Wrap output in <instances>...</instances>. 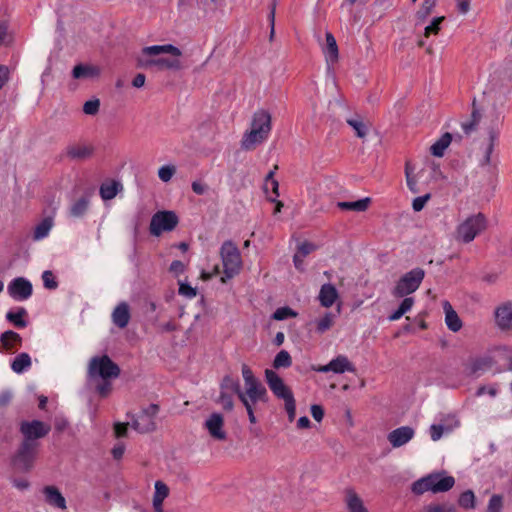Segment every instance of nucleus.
Returning a JSON list of instances; mask_svg holds the SVG:
<instances>
[{"label": "nucleus", "mask_w": 512, "mask_h": 512, "mask_svg": "<svg viewBox=\"0 0 512 512\" xmlns=\"http://www.w3.org/2000/svg\"><path fill=\"white\" fill-rule=\"evenodd\" d=\"M181 56V50L172 44L152 45L141 49L136 62L143 69L177 71L182 68Z\"/></svg>", "instance_id": "nucleus-1"}, {"label": "nucleus", "mask_w": 512, "mask_h": 512, "mask_svg": "<svg viewBox=\"0 0 512 512\" xmlns=\"http://www.w3.org/2000/svg\"><path fill=\"white\" fill-rule=\"evenodd\" d=\"M119 367L106 355L93 357L89 362L88 376L93 382L102 380L96 385L97 392L105 397L111 390L109 380L118 377Z\"/></svg>", "instance_id": "nucleus-2"}, {"label": "nucleus", "mask_w": 512, "mask_h": 512, "mask_svg": "<svg viewBox=\"0 0 512 512\" xmlns=\"http://www.w3.org/2000/svg\"><path fill=\"white\" fill-rule=\"evenodd\" d=\"M455 485V478L449 475L446 471L431 472L411 485L413 494L420 496L424 493L431 492L433 494L445 493L451 490Z\"/></svg>", "instance_id": "nucleus-3"}, {"label": "nucleus", "mask_w": 512, "mask_h": 512, "mask_svg": "<svg viewBox=\"0 0 512 512\" xmlns=\"http://www.w3.org/2000/svg\"><path fill=\"white\" fill-rule=\"evenodd\" d=\"M487 227V217L481 212L473 213L458 222L452 237L459 244H469L481 235Z\"/></svg>", "instance_id": "nucleus-4"}, {"label": "nucleus", "mask_w": 512, "mask_h": 512, "mask_svg": "<svg viewBox=\"0 0 512 512\" xmlns=\"http://www.w3.org/2000/svg\"><path fill=\"white\" fill-rule=\"evenodd\" d=\"M271 131V115L265 110L254 113L251 129L246 132L242 139V147L251 149L267 139Z\"/></svg>", "instance_id": "nucleus-5"}, {"label": "nucleus", "mask_w": 512, "mask_h": 512, "mask_svg": "<svg viewBox=\"0 0 512 512\" xmlns=\"http://www.w3.org/2000/svg\"><path fill=\"white\" fill-rule=\"evenodd\" d=\"M158 406L150 404L143 408L131 422L127 424L117 423L114 426L115 434L117 437H122L126 434L127 426L130 425L134 430L140 433L151 432L156 428V416L158 413Z\"/></svg>", "instance_id": "nucleus-6"}, {"label": "nucleus", "mask_w": 512, "mask_h": 512, "mask_svg": "<svg viewBox=\"0 0 512 512\" xmlns=\"http://www.w3.org/2000/svg\"><path fill=\"white\" fill-rule=\"evenodd\" d=\"M220 255L224 272V275L221 277V282L225 283L227 280L239 274L242 267V260L239 249L231 241H226L222 244Z\"/></svg>", "instance_id": "nucleus-7"}, {"label": "nucleus", "mask_w": 512, "mask_h": 512, "mask_svg": "<svg viewBox=\"0 0 512 512\" xmlns=\"http://www.w3.org/2000/svg\"><path fill=\"white\" fill-rule=\"evenodd\" d=\"M424 276L425 272L421 268H415L405 273L396 282L392 295L401 298L412 294L419 288Z\"/></svg>", "instance_id": "nucleus-8"}, {"label": "nucleus", "mask_w": 512, "mask_h": 512, "mask_svg": "<svg viewBox=\"0 0 512 512\" xmlns=\"http://www.w3.org/2000/svg\"><path fill=\"white\" fill-rule=\"evenodd\" d=\"M37 443L23 441L18 452L14 456L13 464L20 471H28L33 467L37 455Z\"/></svg>", "instance_id": "nucleus-9"}, {"label": "nucleus", "mask_w": 512, "mask_h": 512, "mask_svg": "<svg viewBox=\"0 0 512 512\" xmlns=\"http://www.w3.org/2000/svg\"><path fill=\"white\" fill-rule=\"evenodd\" d=\"M178 224V217L172 211H160L152 216L150 233L160 236L163 232L172 231Z\"/></svg>", "instance_id": "nucleus-10"}, {"label": "nucleus", "mask_w": 512, "mask_h": 512, "mask_svg": "<svg viewBox=\"0 0 512 512\" xmlns=\"http://www.w3.org/2000/svg\"><path fill=\"white\" fill-rule=\"evenodd\" d=\"M265 380L276 398L283 400L284 403L294 399L292 390L273 369L265 370Z\"/></svg>", "instance_id": "nucleus-11"}, {"label": "nucleus", "mask_w": 512, "mask_h": 512, "mask_svg": "<svg viewBox=\"0 0 512 512\" xmlns=\"http://www.w3.org/2000/svg\"><path fill=\"white\" fill-rule=\"evenodd\" d=\"M501 129L498 124L492 125L487 130V135L483 140L480 149L482 152L481 166H486L491 163L493 151L498 144Z\"/></svg>", "instance_id": "nucleus-12"}, {"label": "nucleus", "mask_w": 512, "mask_h": 512, "mask_svg": "<svg viewBox=\"0 0 512 512\" xmlns=\"http://www.w3.org/2000/svg\"><path fill=\"white\" fill-rule=\"evenodd\" d=\"M238 397L243 405L245 401L250 405L258 402L267 401V390L260 381L244 385V390H240Z\"/></svg>", "instance_id": "nucleus-13"}, {"label": "nucleus", "mask_w": 512, "mask_h": 512, "mask_svg": "<svg viewBox=\"0 0 512 512\" xmlns=\"http://www.w3.org/2000/svg\"><path fill=\"white\" fill-rule=\"evenodd\" d=\"M312 369L316 372L327 373L333 372L336 374H342L345 372H355V366L345 355H338L333 358L328 364L313 366Z\"/></svg>", "instance_id": "nucleus-14"}, {"label": "nucleus", "mask_w": 512, "mask_h": 512, "mask_svg": "<svg viewBox=\"0 0 512 512\" xmlns=\"http://www.w3.org/2000/svg\"><path fill=\"white\" fill-rule=\"evenodd\" d=\"M204 428L214 440L224 441L227 438V433L224 429V417L220 413L210 414L205 419Z\"/></svg>", "instance_id": "nucleus-15"}, {"label": "nucleus", "mask_w": 512, "mask_h": 512, "mask_svg": "<svg viewBox=\"0 0 512 512\" xmlns=\"http://www.w3.org/2000/svg\"><path fill=\"white\" fill-rule=\"evenodd\" d=\"M496 327L501 331H512V302L505 301L494 310Z\"/></svg>", "instance_id": "nucleus-16"}, {"label": "nucleus", "mask_w": 512, "mask_h": 512, "mask_svg": "<svg viewBox=\"0 0 512 512\" xmlns=\"http://www.w3.org/2000/svg\"><path fill=\"white\" fill-rule=\"evenodd\" d=\"M8 294L16 301L27 300L32 295V284L23 277L13 279L7 287Z\"/></svg>", "instance_id": "nucleus-17"}, {"label": "nucleus", "mask_w": 512, "mask_h": 512, "mask_svg": "<svg viewBox=\"0 0 512 512\" xmlns=\"http://www.w3.org/2000/svg\"><path fill=\"white\" fill-rule=\"evenodd\" d=\"M20 430L24 441H33L48 434L50 426L38 420L25 421L22 422Z\"/></svg>", "instance_id": "nucleus-18"}, {"label": "nucleus", "mask_w": 512, "mask_h": 512, "mask_svg": "<svg viewBox=\"0 0 512 512\" xmlns=\"http://www.w3.org/2000/svg\"><path fill=\"white\" fill-rule=\"evenodd\" d=\"M344 503L347 512H370L363 498L354 489L345 491Z\"/></svg>", "instance_id": "nucleus-19"}, {"label": "nucleus", "mask_w": 512, "mask_h": 512, "mask_svg": "<svg viewBox=\"0 0 512 512\" xmlns=\"http://www.w3.org/2000/svg\"><path fill=\"white\" fill-rule=\"evenodd\" d=\"M460 423L454 416H449L443 423L430 426V437L433 441H438L443 435L452 432L459 427Z\"/></svg>", "instance_id": "nucleus-20"}, {"label": "nucleus", "mask_w": 512, "mask_h": 512, "mask_svg": "<svg viewBox=\"0 0 512 512\" xmlns=\"http://www.w3.org/2000/svg\"><path fill=\"white\" fill-rule=\"evenodd\" d=\"M414 430L409 426H402L388 434V440L394 448L407 444L414 437Z\"/></svg>", "instance_id": "nucleus-21"}, {"label": "nucleus", "mask_w": 512, "mask_h": 512, "mask_svg": "<svg viewBox=\"0 0 512 512\" xmlns=\"http://www.w3.org/2000/svg\"><path fill=\"white\" fill-rule=\"evenodd\" d=\"M101 68L94 64H78L72 70V76L74 79L79 80H93L97 79L101 75Z\"/></svg>", "instance_id": "nucleus-22"}, {"label": "nucleus", "mask_w": 512, "mask_h": 512, "mask_svg": "<svg viewBox=\"0 0 512 512\" xmlns=\"http://www.w3.org/2000/svg\"><path fill=\"white\" fill-rule=\"evenodd\" d=\"M130 307L126 302H120L112 311L111 319L118 328H125L130 321Z\"/></svg>", "instance_id": "nucleus-23"}, {"label": "nucleus", "mask_w": 512, "mask_h": 512, "mask_svg": "<svg viewBox=\"0 0 512 512\" xmlns=\"http://www.w3.org/2000/svg\"><path fill=\"white\" fill-rule=\"evenodd\" d=\"M442 307L445 314V324L447 328L452 332H458L462 328L463 323L457 312L448 301H443Z\"/></svg>", "instance_id": "nucleus-24"}, {"label": "nucleus", "mask_w": 512, "mask_h": 512, "mask_svg": "<svg viewBox=\"0 0 512 512\" xmlns=\"http://www.w3.org/2000/svg\"><path fill=\"white\" fill-rule=\"evenodd\" d=\"M21 336L14 331H6L0 337V352L11 353L17 346L21 345Z\"/></svg>", "instance_id": "nucleus-25"}, {"label": "nucleus", "mask_w": 512, "mask_h": 512, "mask_svg": "<svg viewBox=\"0 0 512 512\" xmlns=\"http://www.w3.org/2000/svg\"><path fill=\"white\" fill-rule=\"evenodd\" d=\"M43 494H44V497H45V501L55 507V508H58V509H66V500L65 498L63 497V495L61 494V492L59 491V489H57L56 487L54 486H47L44 488L43 490Z\"/></svg>", "instance_id": "nucleus-26"}, {"label": "nucleus", "mask_w": 512, "mask_h": 512, "mask_svg": "<svg viewBox=\"0 0 512 512\" xmlns=\"http://www.w3.org/2000/svg\"><path fill=\"white\" fill-rule=\"evenodd\" d=\"M328 68L335 64L338 60L339 52L335 37L327 32L326 33V46L323 49Z\"/></svg>", "instance_id": "nucleus-27"}, {"label": "nucleus", "mask_w": 512, "mask_h": 512, "mask_svg": "<svg viewBox=\"0 0 512 512\" xmlns=\"http://www.w3.org/2000/svg\"><path fill=\"white\" fill-rule=\"evenodd\" d=\"M318 299L323 307H331L338 299L337 289L329 283L322 285L319 291Z\"/></svg>", "instance_id": "nucleus-28"}, {"label": "nucleus", "mask_w": 512, "mask_h": 512, "mask_svg": "<svg viewBox=\"0 0 512 512\" xmlns=\"http://www.w3.org/2000/svg\"><path fill=\"white\" fill-rule=\"evenodd\" d=\"M169 495L168 486L162 481L155 482V492L153 495V508L155 512H163V501Z\"/></svg>", "instance_id": "nucleus-29"}, {"label": "nucleus", "mask_w": 512, "mask_h": 512, "mask_svg": "<svg viewBox=\"0 0 512 512\" xmlns=\"http://www.w3.org/2000/svg\"><path fill=\"white\" fill-rule=\"evenodd\" d=\"M452 142V135L449 132L444 133L430 147V152L435 157H443L446 149Z\"/></svg>", "instance_id": "nucleus-30"}, {"label": "nucleus", "mask_w": 512, "mask_h": 512, "mask_svg": "<svg viewBox=\"0 0 512 512\" xmlns=\"http://www.w3.org/2000/svg\"><path fill=\"white\" fill-rule=\"evenodd\" d=\"M264 191L270 201H275V198L279 196V184L278 181L274 179V171H270L265 177Z\"/></svg>", "instance_id": "nucleus-31"}, {"label": "nucleus", "mask_w": 512, "mask_h": 512, "mask_svg": "<svg viewBox=\"0 0 512 512\" xmlns=\"http://www.w3.org/2000/svg\"><path fill=\"white\" fill-rule=\"evenodd\" d=\"M53 227L52 218H45L39 224H37L33 231V239L40 241L46 238Z\"/></svg>", "instance_id": "nucleus-32"}, {"label": "nucleus", "mask_w": 512, "mask_h": 512, "mask_svg": "<svg viewBox=\"0 0 512 512\" xmlns=\"http://www.w3.org/2000/svg\"><path fill=\"white\" fill-rule=\"evenodd\" d=\"M370 202H371V199L369 197H366V198H363V199H360L357 201H352V202H346V201L338 202L337 207L340 208L341 210H351V211L362 212V211L367 210Z\"/></svg>", "instance_id": "nucleus-33"}, {"label": "nucleus", "mask_w": 512, "mask_h": 512, "mask_svg": "<svg viewBox=\"0 0 512 512\" xmlns=\"http://www.w3.org/2000/svg\"><path fill=\"white\" fill-rule=\"evenodd\" d=\"M31 366V357L27 353H20L17 355L11 363V369L17 373L21 374L24 371L28 370Z\"/></svg>", "instance_id": "nucleus-34"}, {"label": "nucleus", "mask_w": 512, "mask_h": 512, "mask_svg": "<svg viewBox=\"0 0 512 512\" xmlns=\"http://www.w3.org/2000/svg\"><path fill=\"white\" fill-rule=\"evenodd\" d=\"M120 189L121 184L119 182H106L103 183L100 187V195L104 200H110L117 195Z\"/></svg>", "instance_id": "nucleus-35"}, {"label": "nucleus", "mask_w": 512, "mask_h": 512, "mask_svg": "<svg viewBox=\"0 0 512 512\" xmlns=\"http://www.w3.org/2000/svg\"><path fill=\"white\" fill-rule=\"evenodd\" d=\"M335 319V314L326 312L322 317L315 321L317 332L322 334L328 331L334 325Z\"/></svg>", "instance_id": "nucleus-36"}, {"label": "nucleus", "mask_w": 512, "mask_h": 512, "mask_svg": "<svg viewBox=\"0 0 512 512\" xmlns=\"http://www.w3.org/2000/svg\"><path fill=\"white\" fill-rule=\"evenodd\" d=\"M67 154L74 159H85L92 154V148L87 145H73L68 148Z\"/></svg>", "instance_id": "nucleus-37"}, {"label": "nucleus", "mask_w": 512, "mask_h": 512, "mask_svg": "<svg viewBox=\"0 0 512 512\" xmlns=\"http://www.w3.org/2000/svg\"><path fill=\"white\" fill-rule=\"evenodd\" d=\"M89 207V200L85 197H82L76 200L70 207V215L74 218L82 217Z\"/></svg>", "instance_id": "nucleus-38"}, {"label": "nucleus", "mask_w": 512, "mask_h": 512, "mask_svg": "<svg viewBox=\"0 0 512 512\" xmlns=\"http://www.w3.org/2000/svg\"><path fill=\"white\" fill-rule=\"evenodd\" d=\"M292 365V358L288 351L281 350L273 360L274 369L289 368Z\"/></svg>", "instance_id": "nucleus-39"}, {"label": "nucleus", "mask_w": 512, "mask_h": 512, "mask_svg": "<svg viewBox=\"0 0 512 512\" xmlns=\"http://www.w3.org/2000/svg\"><path fill=\"white\" fill-rule=\"evenodd\" d=\"M437 0H424L420 9L416 13L417 24L423 22L433 11Z\"/></svg>", "instance_id": "nucleus-40"}, {"label": "nucleus", "mask_w": 512, "mask_h": 512, "mask_svg": "<svg viewBox=\"0 0 512 512\" xmlns=\"http://www.w3.org/2000/svg\"><path fill=\"white\" fill-rule=\"evenodd\" d=\"M25 315L26 310L24 308H19L17 311H9L6 314V318L16 327L24 328L27 325L26 321L23 319Z\"/></svg>", "instance_id": "nucleus-41"}, {"label": "nucleus", "mask_w": 512, "mask_h": 512, "mask_svg": "<svg viewBox=\"0 0 512 512\" xmlns=\"http://www.w3.org/2000/svg\"><path fill=\"white\" fill-rule=\"evenodd\" d=\"M475 494L472 490H466L459 496L458 504L464 509H474L476 506Z\"/></svg>", "instance_id": "nucleus-42"}, {"label": "nucleus", "mask_w": 512, "mask_h": 512, "mask_svg": "<svg viewBox=\"0 0 512 512\" xmlns=\"http://www.w3.org/2000/svg\"><path fill=\"white\" fill-rule=\"evenodd\" d=\"M347 123L354 129L359 138H364L368 133V126L360 118H351Z\"/></svg>", "instance_id": "nucleus-43"}, {"label": "nucleus", "mask_w": 512, "mask_h": 512, "mask_svg": "<svg viewBox=\"0 0 512 512\" xmlns=\"http://www.w3.org/2000/svg\"><path fill=\"white\" fill-rule=\"evenodd\" d=\"M422 512H456V509L448 503H430L423 508Z\"/></svg>", "instance_id": "nucleus-44"}, {"label": "nucleus", "mask_w": 512, "mask_h": 512, "mask_svg": "<svg viewBox=\"0 0 512 512\" xmlns=\"http://www.w3.org/2000/svg\"><path fill=\"white\" fill-rule=\"evenodd\" d=\"M443 20L444 17L442 16L433 18L432 21L424 28V37L429 38L431 35H437Z\"/></svg>", "instance_id": "nucleus-45"}, {"label": "nucleus", "mask_w": 512, "mask_h": 512, "mask_svg": "<svg viewBox=\"0 0 512 512\" xmlns=\"http://www.w3.org/2000/svg\"><path fill=\"white\" fill-rule=\"evenodd\" d=\"M297 315H298L297 312L289 307H280V308L276 309V311L273 313L272 317H273V319H275L277 321H282V320H285L288 318H294Z\"/></svg>", "instance_id": "nucleus-46"}, {"label": "nucleus", "mask_w": 512, "mask_h": 512, "mask_svg": "<svg viewBox=\"0 0 512 512\" xmlns=\"http://www.w3.org/2000/svg\"><path fill=\"white\" fill-rule=\"evenodd\" d=\"M502 509L503 497L498 494L492 495L487 505V512H502Z\"/></svg>", "instance_id": "nucleus-47"}, {"label": "nucleus", "mask_w": 512, "mask_h": 512, "mask_svg": "<svg viewBox=\"0 0 512 512\" xmlns=\"http://www.w3.org/2000/svg\"><path fill=\"white\" fill-rule=\"evenodd\" d=\"M221 390L228 393H236L238 395L240 392L239 383L231 377H225L221 384Z\"/></svg>", "instance_id": "nucleus-48"}, {"label": "nucleus", "mask_w": 512, "mask_h": 512, "mask_svg": "<svg viewBox=\"0 0 512 512\" xmlns=\"http://www.w3.org/2000/svg\"><path fill=\"white\" fill-rule=\"evenodd\" d=\"M176 172V168L173 165L161 166L158 170V177L163 182H169Z\"/></svg>", "instance_id": "nucleus-49"}, {"label": "nucleus", "mask_w": 512, "mask_h": 512, "mask_svg": "<svg viewBox=\"0 0 512 512\" xmlns=\"http://www.w3.org/2000/svg\"><path fill=\"white\" fill-rule=\"evenodd\" d=\"M414 168L407 163L405 166V175L408 188L413 192H417V180L413 176Z\"/></svg>", "instance_id": "nucleus-50"}, {"label": "nucleus", "mask_w": 512, "mask_h": 512, "mask_svg": "<svg viewBox=\"0 0 512 512\" xmlns=\"http://www.w3.org/2000/svg\"><path fill=\"white\" fill-rule=\"evenodd\" d=\"M491 366L490 358H479L476 359L470 366L471 373H478L479 371H483Z\"/></svg>", "instance_id": "nucleus-51"}, {"label": "nucleus", "mask_w": 512, "mask_h": 512, "mask_svg": "<svg viewBox=\"0 0 512 512\" xmlns=\"http://www.w3.org/2000/svg\"><path fill=\"white\" fill-rule=\"evenodd\" d=\"M100 108V101L97 98L88 100L83 105V112L87 115H96Z\"/></svg>", "instance_id": "nucleus-52"}, {"label": "nucleus", "mask_w": 512, "mask_h": 512, "mask_svg": "<svg viewBox=\"0 0 512 512\" xmlns=\"http://www.w3.org/2000/svg\"><path fill=\"white\" fill-rule=\"evenodd\" d=\"M315 249H316V246L314 244L305 241L298 245L296 254H298L302 257H306L311 252H313Z\"/></svg>", "instance_id": "nucleus-53"}, {"label": "nucleus", "mask_w": 512, "mask_h": 512, "mask_svg": "<svg viewBox=\"0 0 512 512\" xmlns=\"http://www.w3.org/2000/svg\"><path fill=\"white\" fill-rule=\"evenodd\" d=\"M241 372H242V377H243V380H244V385H247V384L259 381L254 376L251 368L249 366H247L246 364L242 365Z\"/></svg>", "instance_id": "nucleus-54"}, {"label": "nucleus", "mask_w": 512, "mask_h": 512, "mask_svg": "<svg viewBox=\"0 0 512 512\" xmlns=\"http://www.w3.org/2000/svg\"><path fill=\"white\" fill-rule=\"evenodd\" d=\"M42 280L45 288L55 289L57 287V281L51 271H44L42 274Z\"/></svg>", "instance_id": "nucleus-55"}, {"label": "nucleus", "mask_w": 512, "mask_h": 512, "mask_svg": "<svg viewBox=\"0 0 512 512\" xmlns=\"http://www.w3.org/2000/svg\"><path fill=\"white\" fill-rule=\"evenodd\" d=\"M429 199H430V194H425V195H423V196L416 197V198L413 200V202H412V208H413V210H414L415 212H419V211H421V210L425 207V205H426V203H427V201H428Z\"/></svg>", "instance_id": "nucleus-56"}, {"label": "nucleus", "mask_w": 512, "mask_h": 512, "mask_svg": "<svg viewBox=\"0 0 512 512\" xmlns=\"http://www.w3.org/2000/svg\"><path fill=\"white\" fill-rule=\"evenodd\" d=\"M219 403L223 406L226 410H232L233 408V399L231 394H229L226 391H221V394L219 396Z\"/></svg>", "instance_id": "nucleus-57"}, {"label": "nucleus", "mask_w": 512, "mask_h": 512, "mask_svg": "<svg viewBox=\"0 0 512 512\" xmlns=\"http://www.w3.org/2000/svg\"><path fill=\"white\" fill-rule=\"evenodd\" d=\"M179 294L187 298H193L196 296V289L187 283L181 282L179 284Z\"/></svg>", "instance_id": "nucleus-58"}, {"label": "nucleus", "mask_w": 512, "mask_h": 512, "mask_svg": "<svg viewBox=\"0 0 512 512\" xmlns=\"http://www.w3.org/2000/svg\"><path fill=\"white\" fill-rule=\"evenodd\" d=\"M498 393V388L495 385L481 386L476 391V396L480 397L484 394H488L491 397H495Z\"/></svg>", "instance_id": "nucleus-59"}, {"label": "nucleus", "mask_w": 512, "mask_h": 512, "mask_svg": "<svg viewBox=\"0 0 512 512\" xmlns=\"http://www.w3.org/2000/svg\"><path fill=\"white\" fill-rule=\"evenodd\" d=\"M284 406H285V410L287 412L289 421L290 422L294 421L295 416H296V402H295V398L290 400V401L285 402Z\"/></svg>", "instance_id": "nucleus-60"}, {"label": "nucleus", "mask_w": 512, "mask_h": 512, "mask_svg": "<svg viewBox=\"0 0 512 512\" xmlns=\"http://www.w3.org/2000/svg\"><path fill=\"white\" fill-rule=\"evenodd\" d=\"M472 120L469 121V122H463L462 123V129L463 131L466 133V134H470L471 132H473L475 130V127L477 125V122H478V119H477V115L475 112H473L472 114Z\"/></svg>", "instance_id": "nucleus-61"}, {"label": "nucleus", "mask_w": 512, "mask_h": 512, "mask_svg": "<svg viewBox=\"0 0 512 512\" xmlns=\"http://www.w3.org/2000/svg\"><path fill=\"white\" fill-rule=\"evenodd\" d=\"M414 302L415 301L413 297L405 296L398 308L402 311L403 314H406L412 309Z\"/></svg>", "instance_id": "nucleus-62"}, {"label": "nucleus", "mask_w": 512, "mask_h": 512, "mask_svg": "<svg viewBox=\"0 0 512 512\" xmlns=\"http://www.w3.org/2000/svg\"><path fill=\"white\" fill-rule=\"evenodd\" d=\"M169 270L175 276H179L185 271V265L183 262L176 260L171 263Z\"/></svg>", "instance_id": "nucleus-63"}, {"label": "nucleus", "mask_w": 512, "mask_h": 512, "mask_svg": "<svg viewBox=\"0 0 512 512\" xmlns=\"http://www.w3.org/2000/svg\"><path fill=\"white\" fill-rule=\"evenodd\" d=\"M311 415L317 421H322L324 417V410L320 405H312L311 406Z\"/></svg>", "instance_id": "nucleus-64"}]
</instances>
